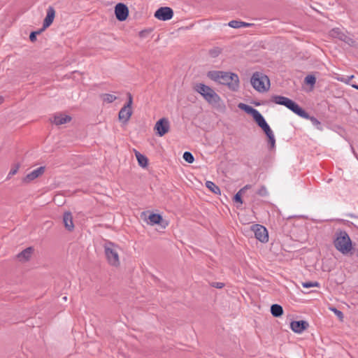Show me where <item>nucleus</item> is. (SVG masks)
<instances>
[{
    "mask_svg": "<svg viewBox=\"0 0 358 358\" xmlns=\"http://www.w3.org/2000/svg\"><path fill=\"white\" fill-rule=\"evenodd\" d=\"M135 155L138 160V164L141 166L145 168L148 166V158L145 155L141 154L138 151H135Z\"/></svg>",
    "mask_w": 358,
    "mask_h": 358,
    "instance_id": "obj_21",
    "label": "nucleus"
},
{
    "mask_svg": "<svg viewBox=\"0 0 358 358\" xmlns=\"http://www.w3.org/2000/svg\"><path fill=\"white\" fill-rule=\"evenodd\" d=\"M257 194L260 196H268V192L267 191V189L266 188L265 186H262L257 191Z\"/></svg>",
    "mask_w": 358,
    "mask_h": 358,
    "instance_id": "obj_29",
    "label": "nucleus"
},
{
    "mask_svg": "<svg viewBox=\"0 0 358 358\" xmlns=\"http://www.w3.org/2000/svg\"><path fill=\"white\" fill-rule=\"evenodd\" d=\"M260 127L264 130L266 136L273 134V131L271 129L270 127L268 126V124L267 123H265Z\"/></svg>",
    "mask_w": 358,
    "mask_h": 358,
    "instance_id": "obj_35",
    "label": "nucleus"
},
{
    "mask_svg": "<svg viewBox=\"0 0 358 358\" xmlns=\"http://www.w3.org/2000/svg\"><path fill=\"white\" fill-rule=\"evenodd\" d=\"M183 159L188 163H193L194 158L192 154L189 152H185L183 154Z\"/></svg>",
    "mask_w": 358,
    "mask_h": 358,
    "instance_id": "obj_27",
    "label": "nucleus"
},
{
    "mask_svg": "<svg viewBox=\"0 0 358 358\" xmlns=\"http://www.w3.org/2000/svg\"><path fill=\"white\" fill-rule=\"evenodd\" d=\"M131 115V108L123 106L119 112L118 117L120 121L124 123H127L129 120Z\"/></svg>",
    "mask_w": 358,
    "mask_h": 358,
    "instance_id": "obj_17",
    "label": "nucleus"
},
{
    "mask_svg": "<svg viewBox=\"0 0 358 358\" xmlns=\"http://www.w3.org/2000/svg\"><path fill=\"white\" fill-rule=\"evenodd\" d=\"M41 31H33L30 34L29 39L31 42H34L36 40V36L39 34Z\"/></svg>",
    "mask_w": 358,
    "mask_h": 358,
    "instance_id": "obj_40",
    "label": "nucleus"
},
{
    "mask_svg": "<svg viewBox=\"0 0 358 358\" xmlns=\"http://www.w3.org/2000/svg\"><path fill=\"white\" fill-rule=\"evenodd\" d=\"M210 286L217 289H222L224 287V284L221 282H213L210 283Z\"/></svg>",
    "mask_w": 358,
    "mask_h": 358,
    "instance_id": "obj_38",
    "label": "nucleus"
},
{
    "mask_svg": "<svg viewBox=\"0 0 358 358\" xmlns=\"http://www.w3.org/2000/svg\"><path fill=\"white\" fill-rule=\"evenodd\" d=\"M357 257H358V250H357Z\"/></svg>",
    "mask_w": 358,
    "mask_h": 358,
    "instance_id": "obj_46",
    "label": "nucleus"
},
{
    "mask_svg": "<svg viewBox=\"0 0 358 358\" xmlns=\"http://www.w3.org/2000/svg\"><path fill=\"white\" fill-rule=\"evenodd\" d=\"M193 89L209 104L217 105L221 101L220 96L215 90L203 83H195L193 86Z\"/></svg>",
    "mask_w": 358,
    "mask_h": 358,
    "instance_id": "obj_2",
    "label": "nucleus"
},
{
    "mask_svg": "<svg viewBox=\"0 0 358 358\" xmlns=\"http://www.w3.org/2000/svg\"><path fill=\"white\" fill-rule=\"evenodd\" d=\"M307 117H302L303 118L310 120L312 124L315 126L317 129H321V123L320 122L315 118V117L310 116L308 113H306Z\"/></svg>",
    "mask_w": 358,
    "mask_h": 358,
    "instance_id": "obj_26",
    "label": "nucleus"
},
{
    "mask_svg": "<svg viewBox=\"0 0 358 358\" xmlns=\"http://www.w3.org/2000/svg\"><path fill=\"white\" fill-rule=\"evenodd\" d=\"M352 87L353 88H355V89L358 90V85L352 84Z\"/></svg>",
    "mask_w": 358,
    "mask_h": 358,
    "instance_id": "obj_44",
    "label": "nucleus"
},
{
    "mask_svg": "<svg viewBox=\"0 0 358 358\" xmlns=\"http://www.w3.org/2000/svg\"><path fill=\"white\" fill-rule=\"evenodd\" d=\"M254 231L255 238L262 243H266L268 241V234L266 229L260 224H254L251 227Z\"/></svg>",
    "mask_w": 358,
    "mask_h": 358,
    "instance_id": "obj_8",
    "label": "nucleus"
},
{
    "mask_svg": "<svg viewBox=\"0 0 358 358\" xmlns=\"http://www.w3.org/2000/svg\"><path fill=\"white\" fill-rule=\"evenodd\" d=\"M127 96H128V101L124 106L131 108V106H132V103H133L132 96L130 93H128Z\"/></svg>",
    "mask_w": 358,
    "mask_h": 358,
    "instance_id": "obj_39",
    "label": "nucleus"
},
{
    "mask_svg": "<svg viewBox=\"0 0 358 358\" xmlns=\"http://www.w3.org/2000/svg\"><path fill=\"white\" fill-rule=\"evenodd\" d=\"M207 76L212 80L222 85H227L228 87L233 91L238 90L239 87V78L236 73L220 71H211L208 72Z\"/></svg>",
    "mask_w": 358,
    "mask_h": 358,
    "instance_id": "obj_1",
    "label": "nucleus"
},
{
    "mask_svg": "<svg viewBox=\"0 0 358 358\" xmlns=\"http://www.w3.org/2000/svg\"><path fill=\"white\" fill-rule=\"evenodd\" d=\"M271 312L273 316L280 317L283 313L282 307L278 304H273L271 307Z\"/></svg>",
    "mask_w": 358,
    "mask_h": 358,
    "instance_id": "obj_22",
    "label": "nucleus"
},
{
    "mask_svg": "<svg viewBox=\"0 0 358 358\" xmlns=\"http://www.w3.org/2000/svg\"><path fill=\"white\" fill-rule=\"evenodd\" d=\"M329 36L331 38H338L350 46H355L357 45L356 41L340 28H334L330 30Z\"/></svg>",
    "mask_w": 358,
    "mask_h": 358,
    "instance_id": "obj_7",
    "label": "nucleus"
},
{
    "mask_svg": "<svg viewBox=\"0 0 358 358\" xmlns=\"http://www.w3.org/2000/svg\"><path fill=\"white\" fill-rule=\"evenodd\" d=\"M268 138V143L270 144V149L273 150L275 146V139L273 133L267 136Z\"/></svg>",
    "mask_w": 358,
    "mask_h": 358,
    "instance_id": "obj_32",
    "label": "nucleus"
},
{
    "mask_svg": "<svg viewBox=\"0 0 358 358\" xmlns=\"http://www.w3.org/2000/svg\"><path fill=\"white\" fill-rule=\"evenodd\" d=\"M63 223L64 224L65 228L69 231H72L74 229V224L73 222V216L71 212H65L63 215Z\"/></svg>",
    "mask_w": 358,
    "mask_h": 358,
    "instance_id": "obj_16",
    "label": "nucleus"
},
{
    "mask_svg": "<svg viewBox=\"0 0 358 358\" xmlns=\"http://www.w3.org/2000/svg\"><path fill=\"white\" fill-rule=\"evenodd\" d=\"M173 16V11L169 7H161L155 13V17L162 21L171 20Z\"/></svg>",
    "mask_w": 358,
    "mask_h": 358,
    "instance_id": "obj_10",
    "label": "nucleus"
},
{
    "mask_svg": "<svg viewBox=\"0 0 358 358\" xmlns=\"http://www.w3.org/2000/svg\"><path fill=\"white\" fill-rule=\"evenodd\" d=\"M308 327V323L304 320L293 321L290 323L291 329L296 334H301L303 331L307 329Z\"/></svg>",
    "mask_w": 358,
    "mask_h": 358,
    "instance_id": "obj_13",
    "label": "nucleus"
},
{
    "mask_svg": "<svg viewBox=\"0 0 358 358\" xmlns=\"http://www.w3.org/2000/svg\"><path fill=\"white\" fill-rule=\"evenodd\" d=\"M221 52V50L218 48H215L209 50V54L212 57H217Z\"/></svg>",
    "mask_w": 358,
    "mask_h": 358,
    "instance_id": "obj_34",
    "label": "nucleus"
},
{
    "mask_svg": "<svg viewBox=\"0 0 358 358\" xmlns=\"http://www.w3.org/2000/svg\"><path fill=\"white\" fill-rule=\"evenodd\" d=\"M115 14L119 21H124L129 15V9L125 4L119 3L115 7Z\"/></svg>",
    "mask_w": 358,
    "mask_h": 358,
    "instance_id": "obj_11",
    "label": "nucleus"
},
{
    "mask_svg": "<svg viewBox=\"0 0 358 358\" xmlns=\"http://www.w3.org/2000/svg\"><path fill=\"white\" fill-rule=\"evenodd\" d=\"M148 219L152 224H161L163 228H165L168 225L167 222L162 223L163 219L159 214L152 213L149 215Z\"/></svg>",
    "mask_w": 358,
    "mask_h": 358,
    "instance_id": "obj_19",
    "label": "nucleus"
},
{
    "mask_svg": "<svg viewBox=\"0 0 358 358\" xmlns=\"http://www.w3.org/2000/svg\"><path fill=\"white\" fill-rule=\"evenodd\" d=\"M271 101L276 104L285 106L300 117H307L306 112L289 98L274 95L271 97Z\"/></svg>",
    "mask_w": 358,
    "mask_h": 358,
    "instance_id": "obj_5",
    "label": "nucleus"
},
{
    "mask_svg": "<svg viewBox=\"0 0 358 358\" xmlns=\"http://www.w3.org/2000/svg\"><path fill=\"white\" fill-rule=\"evenodd\" d=\"M354 78V76H347L345 78H338V80L343 82V83H345L346 84H350V81L351 79H352Z\"/></svg>",
    "mask_w": 358,
    "mask_h": 358,
    "instance_id": "obj_41",
    "label": "nucleus"
},
{
    "mask_svg": "<svg viewBox=\"0 0 358 358\" xmlns=\"http://www.w3.org/2000/svg\"><path fill=\"white\" fill-rule=\"evenodd\" d=\"M250 83L252 87L259 92H266L270 87V80L268 76L259 72L253 73Z\"/></svg>",
    "mask_w": 358,
    "mask_h": 358,
    "instance_id": "obj_6",
    "label": "nucleus"
},
{
    "mask_svg": "<svg viewBox=\"0 0 358 358\" xmlns=\"http://www.w3.org/2000/svg\"><path fill=\"white\" fill-rule=\"evenodd\" d=\"M33 248L31 247H29L19 253L17 256L18 260L22 262H27L31 257L33 253Z\"/></svg>",
    "mask_w": 358,
    "mask_h": 358,
    "instance_id": "obj_18",
    "label": "nucleus"
},
{
    "mask_svg": "<svg viewBox=\"0 0 358 358\" xmlns=\"http://www.w3.org/2000/svg\"><path fill=\"white\" fill-rule=\"evenodd\" d=\"M242 194H243L242 192H241L240 190L235 194L234 197V200L235 202H237V203H239L240 204H242L243 203V200L241 199V195Z\"/></svg>",
    "mask_w": 358,
    "mask_h": 358,
    "instance_id": "obj_37",
    "label": "nucleus"
},
{
    "mask_svg": "<svg viewBox=\"0 0 358 358\" xmlns=\"http://www.w3.org/2000/svg\"><path fill=\"white\" fill-rule=\"evenodd\" d=\"M3 97L0 96V104L3 102Z\"/></svg>",
    "mask_w": 358,
    "mask_h": 358,
    "instance_id": "obj_45",
    "label": "nucleus"
},
{
    "mask_svg": "<svg viewBox=\"0 0 358 358\" xmlns=\"http://www.w3.org/2000/svg\"><path fill=\"white\" fill-rule=\"evenodd\" d=\"M305 82H306V83L313 86L315 85V83L316 82L315 77L312 75H308L305 78Z\"/></svg>",
    "mask_w": 358,
    "mask_h": 358,
    "instance_id": "obj_31",
    "label": "nucleus"
},
{
    "mask_svg": "<svg viewBox=\"0 0 358 358\" xmlns=\"http://www.w3.org/2000/svg\"><path fill=\"white\" fill-rule=\"evenodd\" d=\"M251 188V185H246L245 186H244L243 188H241L240 189L241 192H242L243 193H244L247 189Z\"/></svg>",
    "mask_w": 358,
    "mask_h": 358,
    "instance_id": "obj_42",
    "label": "nucleus"
},
{
    "mask_svg": "<svg viewBox=\"0 0 358 358\" xmlns=\"http://www.w3.org/2000/svg\"><path fill=\"white\" fill-rule=\"evenodd\" d=\"M71 120V117L62 113H56L51 119V122L56 125H61L69 122Z\"/></svg>",
    "mask_w": 358,
    "mask_h": 358,
    "instance_id": "obj_15",
    "label": "nucleus"
},
{
    "mask_svg": "<svg viewBox=\"0 0 358 358\" xmlns=\"http://www.w3.org/2000/svg\"><path fill=\"white\" fill-rule=\"evenodd\" d=\"M206 187L212 192L216 194H220V189L212 181H206Z\"/></svg>",
    "mask_w": 358,
    "mask_h": 358,
    "instance_id": "obj_23",
    "label": "nucleus"
},
{
    "mask_svg": "<svg viewBox=\"0 0 358 358\" xmlns=\"http://www.w3.org/2000/svg\"><path fill=\"white\" fill-rule=\"evenodd\" d=\"M156 134L159 136H163L169 131L170 124L168 119L163 117L159 120L154 127Z\"/></svg>",
    "mask_w": 358,
    "mask_h": 358,
    "instance_id": "obj_9",
    "label": "nucleus"
},
{
    "mask_svg": "<svg viewBox=\"0 0 358 358\" xmlns=\"http://www.w3.org/2000/svg\"><path fill=\"white\" fill-rule=\"evenodd\" d=\"M55 17V10L52 6H49L47 9V15L45 18L44 19L43 24V28L41 31L45 30L48 27H49L52 23L53 22V20Z\"/></svg>",
    "mask_w": 358,
    "mask_h": 358,
    "instance_id": "obj_14",
    "label": "nucleus"
},
{
    "mask_svg": "<svg viewBox=\"0 0 358 358\" xmlns=\"http://www.w3.org/2000/svg\"><path fill=\"white\" fill-rule=\"evenodd\" d=\"M238 108L241 110H243L248 114H250L252 117H254L259 112L257 110L252 108V106L246 105L243 103L238 104Z\"/></svg>",
    "mask_w": 358,
    "mask_h": 358,
    "instance_id": "obj_20",
    "label": "nucleus"
},
{
    "mask_svg": "<svg viewBox=\"0 0 358 358\" xmlns=\"http://www.w3.org/2000/svg\"><path fill=\"white\" fill-rule=\"evenodd\" d=\"M19 168V164L14 165L9 171L7 176V179H10L13 176L15 175L17 173Z\"/></svg>",
    "mask_w": 358,
    "mask_h": 358,
    "instance_id": "obj_28",
    "label": "nucleus"
},
{
    "mask_svg": "<svg viewBox=\"0 0 358 358\" xmlns=\"http://www.w3.org/2000/svg\"><path fill=\"white\" fill-rule=\"evenodd\" d=\"M229 26L234 29L241 28V21L231 20L229 22Z\"/></svg>",
    "mask_w": 358,
    "mask_h": 358,
    "instance_id": "obj_33",
    "label": "nucleus"
},
{
    "mask_svg": "<svg viewBox=\"0 0 358 358\" xmlns=\"http://www.w3.org/2000/svg\"><path fill=\"white\" fill-rule=\"evenodd\" d=\"M330 310L335 313V315L340 319V320L342 321L343 320V314L341 310L336 308H330Z\"/></svg>",
    "mask_w": 358,
    "mask_h": 358,
    "instance_id": "obj_36",
    "label": "nucleus"
},
{
    "mask_svg": "<svg viewBox=\"0 0 358 358\" xmlns=\"http://www.w3.org/2000/svg\"><path fill=\"white\" fill-rule=\"evenodd\" d=\"M302 286L305 288H310L313 287H319L320 284L317 282H302Z\"/></svg>",
    "mask_w": 358,
    "mask_h": 358,
    "instance_id": "obj_30",
    "label": "nucleus"
},
{
    "mask_svg": "<svg viewBox=\"0 0 358 358\" xmlns=\"http://www.w3.org/2000/svg\"><path fill=\"white\" fill-rule=\"evenodd\" d=\"M252 25L250 23L245 22L241 21V27H249Z\"/></svg>",
    "mask_w": 358,
    "mask_h": 358,
    "instance_id": "obj_43",
    "label": "nucleus"
},
{
    "mask_svg": "<svg viewBox=\"0 0 358 358\" xmlns=\"http://www.w3.org/2000/svg\"><path fill=\"white\" fill-rule=\"evenodd\" d=\"M44 171L45 167L40 166L36 169L32 171L29 173L27 174L26 176H24L22 180L24 183H29L32 180L36 179L37 178L40 177L41 176H42L44 173Z\"/></svg>",
    "mask_w": 358,
    "mask_h": 358,
    "instance_id": "obj_12",
    "label": "nucleus"
},
{
    "mask_svg": "<svg viewBox=\"0 0 358 358\" xmlns=\"http://www.w3.org/2000/svg\"><path fill=\"white\" fill-rule=\"evenodd\" d=\"M334 243L336 250L343 255H347L352 250L351 239L345 231H341L336 234Z\"/></svg>",
    "mask_w": 358,
    "mask_h": 358,
    "instance_id": "obj_4",
    "label": "nucleus"
},
{
    "mask_svg": "<svg viewBox=\"0 0 358 358\" xmlns=\"http://www.w3.org/2000/svg\"><path fill=\"white\" fill-rule=\"evenodd\" d=\"M255 121L257 122V124L262 127L263 124L266 123V120H264V117L262 115V114L258 112L254 117H253Z\"/></svg>",
    "mask_w": 358,
    "mask_h": 358,
    "instance_id": "obj_25",
    "label": "nucleus"
},
{
    "mask_svg": "<svg viewBox=\"0 0 358 358\" xmlns=\"http://www.w3.org/2000/svg\"><path fill=\"white\" fill-rule=\"evenodd\" d=\"M102 101L107 103H110L117 99V96L110 94H103L101 95Z\"/></svg>",
    "mask_w": 358,
    "mask_h": 358,
    "instance_id": "obj_24",
    "label": "nucleus"
},
{
    "mask_svg": "<svg viewBox=\"0 0 358 358\" xmlns=\"http://www.w3.org/2000/svg\"><path fill=\"white\" fill-rule=\"evenodd\" d=\"M106 261L111 266L117 268L120 265V252L121 248L116 244L107 241L103 245Z\"/></svg>",
    "mask_w": 358,
    "mask_h": 358,
    "instance_id": "obj_3",
    "label": "nucleus"
}]
</instances>
